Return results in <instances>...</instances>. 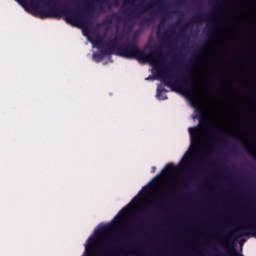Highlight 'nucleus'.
Masks as SVG:
<instances>
[{
  "label": "nucleus",
  "mask_w": 256,
  "mask_h": 256,
  "mask_svg": "<svg viewBox=\"0 0 256 256\" xmlns=\"http://www.w3.org/2000/svg\"><path fill=\"white\" fill-rule=\"evenodd\" d=\"M171 171H175V165L173 163H168L164 169L157 174L147 185H145L138 193V195H143V193H149V187L152 183H155L157 179H161L162 175H167V173H171Z\"/></svg>",
  "instance_id": "423d86ee"
},
{
  "label": "nucleus",
  "mask_w": 256,
  "mask_h": 256,
  "mask_svg": "<svg viewBox=\"0 0 256 256\" xmlns=\"http://www.w3.org/2000/svg\"><path fill=\"white\" fill-rule=\"evenodd\" d=\"M163 23H165V18H163V19L160 21V25H163Z\"/></svg>",
  "instance_id": "5701e85b"
},
{
  "label": "nucleus",
  "mask_w": 256,
  "mask_h": 256,
  "mask_svg": "<svg viewBox=\"0 0 256 256\" xmlns=\"http://www.w3.org/2000/svg\"><path fill=\"white\" fill-rule=\"evenodd\" d=\"M163 197H165L166 199H169V194L167 193V189H165L162 193Z\"/></svg>",
  "instance_id": "412c9836"
},
{
  "label": "nucleus",
  "mask_w": 256,
  "mask_h": 256,
  "mask_svg": "<svg viewBox=\"0 0 256 256\" xmlns=\"http://www.w3.org/2000/svg\"><path fill=\"white\" fill-rule=\"evenodd\" d=\"M172 27H175V25H172Z\"/></svg>",
  "instance_id": "72a5a7b5"
},
{
  "label": "nucleus",
  "mask_w": 256,
  "mask_h": 256,
  "mask_svg": "<svg viewBox=\"0 0 256 256\" xmlns=\"http://www.w3.org/2000/svg\"><path fill=\"white\" fill-rule=\"evenodd\" d=\"M31 8L37 11L40 19H57V17H63L66 23L70 25H80V27H89L93 21V8L88 6L85 10L79 8H71L66 6L62 10L57 6L55 0H32Z\"/></svg>",
  "instance_id": "f257e3e1"
},
{
  "label": "nucleus",
  "mask_w": 256,
  "mask_h": 256,
  "mask_svg": "<svg viewBox=\"0 0 256 256\" xmlns=\"http://www.w3.org/2000/svg\"><path fill=\"white\" fill-rule=\"evenodd\" d=\"M207 131L211 139H219L220 141H225V143H227V140L223 137V134H221V128L217 125L209 126L207 128Z\"/></svg>",
  "instance_id": "1a4fd4ad"
},
{
  "label": "nucleus",
  "mask_w": 256,
  "mask_h": 256,
  "mask_svg": "<svg viewBox=\"0 0 256 256\" xmlns=\"http://www.w3.org/2000/svg\"><path fill=\"white\" fill-rule=\"evenodd\" d=\"M233 235H235V231H233V232H230V234L228 235V237H227V243L228 244H230L231 243V241H233Z\"/></svg>",
  "instance_id": "a211bd4d"
},
{
  "label": "nucleus",
  "mask_w": 256,
  "mask_h": 256,
  "mask_svg": "<svg viewBox=\"0 0 256 256\" xmlns=\"http://www.w3.org/2000/svg\"><path fill=\"white\" fill-rule=\"evenodd\" d=\"M216 33V28L215 26H208V37H213V35H215Z\"/></svg>",
  "instance_id": "2eb2a0df"
},
{
  "label": "nucleus",
  "mask_w": 256,
  "mask_h": 256,
  "mask_svg": "<svg viewBox=\"0 0 256 256\" xmlns=\"http://www.w3.org/2000/svg\"><path fill=\"white\" fill-rule=\"evenodd\" d=\"M112 19H109V17L107 18V23H112Z\"/></svg>",
  "instance_id": "b1692460"
},
{
  "label": "nucleus",
  "mask_w": 256,
  "mask_h": 256,
  "mask_svg": "<svg viewBox=\"0 0 256 256\" xmlns=\"http://www.w3.org/2000/svg\"><path fill=\"white\" fill-rule=\"evenodd\" d=\"M147 80H150L151 78L150 77H148V78H146Z\"/></svg>",
  "instance_id": "c756f323"
},
{
  "label": "nucleus",
  "mask_w": 256,
  "mask_h": 256,
  "mask_svg": "<svg viewBox=\"0 0 256 256\" xmlns=\"http://www.w3.org/2000/svg\"><path fill=\"white\" fill-rule=\"evenodd\" d=\"M242 235L247 236V235H249V234H248V233H245V234H242Z\"/></svg>",
  "instance_id": "cd10ccee"
},
{
  "label": "nucleus",
  "mask_w": 256,
  "mask_h": 256,
  "mask_svg": "<svg viewBox=\"0 0 256 256\" xmlns=\"http://www.w3.org/2000/svg\"><path fill=\"white\" fill-rule=\"evenodd\" d=\"M198 117H199V125H205V123H207V118H205V114L203 113V110L198 111Z\"/></svg>",
  "instance_id": "ddd939ff"
},
{
  "label": "nucleus",
  "mask_w": 256,
  "mask_h": 256,
  "mask_svg": "<svg viewBox=\"0 0 256 256\" xmlns=\"http://www.w3.org/2000/svg\"><path fill=\"white\" fill-rule=\"evenodd\" d=\"M134 199H137V196Z\"/></svg>",
  "instance_id": "f704fd0d"
},
{
  "label": "nucleus",
  "mask_w": 256,
  "mask_h": 256,
  "mask_svg": "<svg viewBox=\"0 0 256 256\" xmlns=\"http://www.w3.org/2000/svg\"><path fill=\"white\" fill-rule=\"evenodd\" d=\"M118 43L119 37H115L106 45V48L104 49H107V51H111V55L113 54V51H115V55L119 56V49L121 48V45L118 46Z\"/></svg>",
  "instance_id": "9d476101"
},
{
  "label": "nucleus",
  "mask_w": 256,
  "mask_h": 256,
  "mask_svg": "<svg viewBox=\"0 0 256 256\" xmlns=\"http://www.w3.org/2000/svg\"><path fill=\"white\" fill-rule=\"evenodd\" d=\"M116 3H119L118 0H116Z\"/></svg>",
  "instance_id": "473e14b6"
},
{
  "label": "nucleus",
  "mask_w": 256,
  "mask_h": 256,
  "mask_svg": "<svg viewBox=\"0 0 256 256\" xmlns=\"http://www.w3.org/2000/svg\"><path fill=\"white\" fill-rule=\"evenodd\" d=\"M245 149H246L248 155H250V157H252V159H253L254 161H256V153L253 152V150L251 149V147H249V146L246 145V146H245Z\"/></svg>",
  "instance_id": "4468645a"
},
{
  "label": "nucleus",
  "mask_w": 256,
  "mask_h": 256,
  "mask_svg": "<svg viewBox=\"0 0 256 256\" xmlns=\"http://www.w3.org/2000/svg\"><path fill=\"white\" fill-rule=\"evenodd\" d=\"M168 1L167 0H153L150 2H141L140 4L135 6L128 15L126 19H133V17H140L143 13H147V11H152L155 7H159L158 10H153L150 12V16L144 19V23H153L157 19V15L159 13H163L167 7Z\"/></svg>",
  "instance_id": "20e7f679"
},
{
  "label": "nucleus",
  "mask_w": 256,
  "mask_h": 256,
  "mask_svg": "<svg viewBox=\"0 0 256 256\" xmlns=\"http://www.w3.org/2000/svg\"><path fill=\"white\" fill-rule=\"evenodd\" d=\"M167 41V36L163 37V42L165 43Z\"/></svg>",
  "instance_id": "393cba45"
},
{
  "label": "nucleus",
  "mask_w": 256,
  "mask_h": 256,
  "mask_svg": "<svg viewBox=\"0 0 256 256\" xmlns=\"http://www.w3.org/2000/svg\"><path fill=\"white\" fill-rule=\"evenodd\" d=\"M99 9H101V11H103V5H99Z\"/></svg>",
  "instance_id": "a878e982"
},
{
  "label": "nucleus",
  "mask_w": 256,
  "mask_h": 256,
  "mask_svg": "<svg viewBox=\"0 0 256 256\" xmlns=\"http://www.w3.org/2000/svg\"><path fill=\"white\" fill-rule=\"evenodd\" d=\"M179 4H181V0H178V1H177V5H179Z\"/></svg>",
  "instance_id": "bb28decb"
},
{
  "label": "nucleus",
  "mask_w": 256,
  "mask_h": 256,
  "mask_svg": "<svg viewBox=\"0 0 256 256\" xmlns=\"http://www.w3.org/2000/svg\"><path fill=\"white\" fill-rule=\"evenodd\" d=\"M180 15H183V12H180Z\"/></svg>",
  "instance_id": "7c9ffc66"
},
{
  "label": "nucleus",
  "mask_w": 256,
  "mask_h": 256,
  "mask_svg": "<svg viewBox=\"0 0 256 256\" xmlns=\"http://www.w3.org/2000/svg\"><path fill=\"white\" fill-rule=\"evenodd\" d=\"M163 81L166 87L177 89V91L186 97L195 95V90L193 89L196 86L195 79H193V75H191V70H189V68H186L185 72L183 75H180L179 79H174V83L171 80V76L164 77Z\"/></svg>",
  "instance_id": "39448f33"
},
{
  "label": "nucleus",
  "mask_w": 256,
  "mask_h": 256,
  "mask_svg": "<svg viewBox=\"0 0 256 256\" xmlns=\"http://www.w3.org/2000/svg\"><path fill=\"white\" fill-rule=\"evenodd\" d=\"M105 55H111V50L102 49L100 52H96L93 54V59L97 61V63H101L105 58Z\"/></svg>",
  "instance_id": "9b49d317"
},
{
  "label": "nucleus",
  "mask_w": 256,
  "mask_h": 256,
  "mask_svg": "<svg viewBox=\"0 0 256 256\" xmlns=\"http://www.w3.org/2000/svg\"><path fill=\"white\" fill-rule=\"evenodd\" d=\"M185 187H187V183H185Z\"/></svg>",
  "instance_id": "2f4dec72"
},
{
  "label": "nucleus",
  "mask_w": 256,
  "mask_h": 256,
  "mask_svg": "<svg viewBox=\"0 0 256 256\" xmlns=\"http://www.w3.org/2000/svg\"><path fill=\"white\" fill-rule=\"evenodd\" d=\"M132 231L135 232V228H132Z\"/></svg>",
  "instance_id": "c85d7f7f"
},
{
  "label": "nucleus",
  "mask_w": 256,
  "mask_h": 256,
  "mask_svg": "<svg viewBox=\"0 0 256 256\" xmlns=\"http://www.w3.org/2000/svg\"><path fill=\"white\" fill-rule=\"evenodd\" d=\"M118 56L124 57L125 59H137L138 61L151 63V65L155 67L158 77H163V73H165L163 66L159 65V63H163V59H165V56L161 52V48L145 53V51H142L137 45L136 38H133L131 42H124L121 44Z\"/></svg>",
  "instance_id": "f03ea898"
},
{
  "label": "nucleus",
  "mask_w": 256,
  "mask_h": 256,
  "mask_svg": "<svg viewBox=\"0 0 256 256\" xmlns=\"http://www.w3.org/2000/svg\"><path fill=\"white\" fill-rule=\"evenodd\" d=\"M202 51H205V46H200L195 50L194 57H199V55L202 53Z\"/></svg>",
  "instance_id": "dca6fc26"
},
{
  "label": "nucleus",
  "mask_w": 256,
  "mask_h": 256,
  "mask_svg": "<svg viewBox=\"0 0 256 256\" xmlns=\"http://www.w3.org/2000/svg\"><path fill=\"white\" fill-rule=\"evenodd\" d=\"M155 171H157V167L153 166V167L151 168V172H152V173H155Z\"/></svg>",
  "instance_id": "4be33fe9"
},
{
  "label": "nucleus",
  "mask_w": 256,
  "mask_h": 256,
  "mask_svg": "<svg viewBox=\"0 0 256 256\" xmlns=\"http://www.w3.org/2000/svg\"><path fill=\"white\" fill-rule=\"evenodd\" d=\"M114 228L115 224H107L98 230L96 236H91L86 244L87 255H93V253H95V247L99 245V241H101L100 249L101 251H103V256L115 255V253H117L119 249V244H117V240H115V237L109 236L103 239V235L111 233Z\"/></svg>",
  "instance_id": "7ed1b4c3"
},
{
  "label": "nucleus",
  "mask_w": 256,
  "mask_h": 256,
  "mask_svg": "<svg viewBox=\"0 0 256 256\" xmlns=\"http://www.w3.org/2000/svg\"><path fill=\"white\" fill-rule=\"evenodd\" d=\"M125 213V209L121 210L119 214L112 220V223H119V216Z\"/></svg>",
  "instance_id": "f3484780"
},
{
  "label": "nucleus",
  "mask_w": 256,
  "mask_h": 256,
  "mask_svg": "<svg viewBox=\"0 0 256 256\" xmlns=\"http://www.w3.org/2000/svg\"><path fill=\"white\" fill-rule=\"evenodd\" d=\"M165 93H167V90L164 87H158L157 98L160 99V101H165V99H167V94Z\"/></svg>",
  "instance_id": "f8f14e48"
},
{
  "label": "nucleus",
  "mask_w": 256,
  "mask_h": 256,
  "mask_svg": "<svg viewBox=\"0 0 256 256\" xmlns=\"http://www.w3.org/2000/svg\"><path fill=\"white\" fill-rule=\"evenodd\" d=\"M205 21H209V16H207V14L199 13L185 24L182 31H187L190 27H193V23H205Z\"/></svg>",
  "instance_id": "6e6552de"
},
{
  "label": "nucleus",
  "mask_w": 256,
  "mask_h": 256,
  "mask_svg": "<svg viewBox=\"0 0 256 256\" xmlns=\"http://www.w3.org/2000/svg\"><path fill=\"white\" fill-rule=\"evenodd\" d=\"M188 131L190 134L191 147H198L201 143V131L199 130V125L190 127Z\"/></svg>",
  "instance_id": "0eeeda50"
},
{
  "label": "nucleus",
  "mask_w": 256,
  "mask_h": 256,
  "mask_svg": "<svg viewBox=\"0 0 256 256\" xmlns=\"http://www.w3.org/2000/svg\"><path fill=\"white\" fill-rule=\"evenodd\" d=\"M96 45H101L103 43V39H101V36H97L95 40Z\"/></svg>",
  "instance_id": "aec40b11"
},
{
  "label": "nucleus",
  "mask_w": 256,
  "mask_h": 256,
  "mask_svg": "<svg viewBox=\"0 0 256 256\" xmlns=\"http://www.w3.org/2000/svg\"><path fill=\"white\" fill-rule=\"evenodd\" d=\"M123 1H124V5L122 6V12L127 13V9L125 8V5H127V3H131V0H123Z\"/></svg>",
  "instance_id": "6ab92c4d"
}]
</instances>
